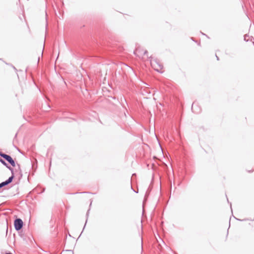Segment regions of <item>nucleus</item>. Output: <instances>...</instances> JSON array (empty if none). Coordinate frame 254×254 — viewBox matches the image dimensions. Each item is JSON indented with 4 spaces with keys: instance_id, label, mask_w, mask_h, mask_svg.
<instances>
[{
    "instance_id": "nucleus-1",
    "label": "nucleus",
    "mask_w": 254,
    "mask_h": 254,
    "mask_svg": "<svg viewBox=\"0 0 254 254\" xmlns=\"http://www.w3.org/2000/svg\"><path fill=\"white\" fill-rule=\"evenodd\" d=\"M0 156L7 161L12 167L16 166V163L14 160L10 155L6 154L2 152H0Z\"/></svg>"
},
{
    "instance_id": "nucleus-2",
    "label": "nucleus",
    "mask_w": 254,
    "mask_h": 254,
    "mask_svg": "<svg viewBox=\"0 0 254 254\" xmlns=\"http://www.w3.org/2000/svg\"><path fill=\"white\" fill-rule=\"evenodd\" d=\"M151 64H152V65L154 67V69L156 71H157L159 72H160V73L163 72V71H161V70L163 68V65L161 63H160L158 61H157L156 60H154V62H152V61H151Z\"/></svg>"
},
{
    "instance_id": "nucleus-3",
    "label": "nucleus",
    "mask_w": 254,
    "mask_h": 254,
    "mask_svg": "<svg viewBox=\"0 0 254 254\" xmlns=\"http://www.w3.org/2000/svg\"><path fill=\"white\" fill-rule=\"evenodd\" d=\"M23 226V222L20 218H16L14 221V228L16 231L20 230Z\"/></svg>"
},
{
    "instance_id": "nucleus-4",
    "label": "nucleus",
    "mask_w": 254,
    "mask_h": 254,
    "mask_svg": "<svg viewBox=\"0 0 254 254\" xmlns=\"http://www.w3.org/2000/svg\"><path fill=\"white\" fill-rule=\"evenodd\" d=\"M14 178V173H11V176L10 177H9L7 180L0 183V189H1L2 187H5V186L9 185L10 183H11L12 182Z\"/></svg>"
},
{
    "instance_id": "nucleus-5",
    "label": "nucleus",
    "mask_w": 254,
    "mask_h": 254,
    "mask_svg": "<svg viewBox=\"0 0 254 254\" xmlns=\"http://www.w3.org/2000/svg\"><path fill=\"white\" fill-rule=\"evenodd\" d=\"M134 55H136L138 57H142L145 55L147 53L146 50L143 51L139 48H136V50L133 52Z\"/></svg>"
},
{
    "instance_id": "nucleus-6",
    "label": "nucleus",
    "mask_w": 254,
    "mask_h": 254,
    "mask_svg": "<svg viewBox=\"0 0 254 254\" xmlns=\"http://www.w3.org/2000/svg\"><path fill=\"white\" fill-rule=\"evenodd\" d=\"M0 162L3 165H4L5 167H6L9 171H10L11 173H14V169L12 167H11L10 166H9L7 164V163H6V162L1 158H0Z\"/></svg>"
},
{
    "instance_id": "nucleus-7",
    "label": "nucleus",
    "mask_w": 254,
    "mask_h": 254,
    "mask_svg": "<svg viewBox=\"0 0 254 254\" xmlns=\"http://www.w3.org/2000/svg\"><path fill=\"white\" fill-rule=\"evenodd\" d=\"M152 189V187H151V186L150 185V186L148 187L146 192V193H145V197H147V196L149 195V193L150 192V191H151Z\"/></svg>"
},
{
    "instance_id": "nucleus-8",
    "label": "nucleus",
    "mask_w": 254,
    "mask_h": 254,
    "mask_svg": "<svg viewBox=\"0 0 254 254\" xmlns=\"http://www.w3.org/2000/svg\"><path fill=\"white\" fill-rule=\"evenodd\" d=\"M15 167H17V168L15 169V171H19L21 173V170L20 165L19 164H16V166Z\"/></svg>"
},
{
    "instance_id": "nucleus-9",
    "label": "nucleus",
    "mask_w": 254,
    "mask_h": 254,
    "mask_svg": "<svg viewBox=\"0 0 254 254\" xmlns=\"http://www.w3.org/2000/svg\"><path fill=\"white\" fill-rule=\"evenodd\" d=\"M89 211H90V209H89L86 213V222H85V224L84 225V228L85 227V225H86V224L87 223V219H88V216H89Z\"/></svg>"
},
{
    "instance_id": "nucleus-10",
    "label": "nucleus",
    "mask_w": 254,
    "mask_h": 254,
    "mask_svg": "<svg viewBox=\"0 0 254 254\" xmlns=\"http://www.w3.org/2000/svg\"><path fill=\"white\" fill-rule=\"evenodd\" d=\"M194 107H195V103H192V106H191V110H192V111H193V112H195V113H198V112H196V111H194Z\"/></svg>"
},
{
    "instance_id": "nucleus-11",
    "label": "nucleus",
    "mask_w": 254,
    "mask_h": 254,
    "mask_svg": "<svg viewBox=\"0 0 254 254\" xmlns=\"http://www.w3.org/2000/svg\"><path fill=\"white\" fill-rule=\"evenodd\" d=\"M247 37H248V36L247 35L244 36V40L246 41H248V39H247Z\"/></svg>"
},
{
    "instance_id": "nucleus-12",
    "label": "nucleus",
    "mask_w": 254,
    "mask_h": 254,
    "mask_svg": "<svg viewBox=\"0 0 254 254\" xmlns=\"http://www.w3.org/2000/svg\"><path fill=\"white\" fill-rule=\"evenodd\" d=\"M134 176H136V174H135V173L132 174V178Z\"/></svg>"
},
{
    "instance_id": "nucleus-13",
    "label": "nucleus",
    "mask_w": 254,
    "mask_h": 254,
    "mask_svg": "<svg viewBox=\"0 0 254 254\" xmlns=\"http://www.w3.org/2000/svg\"><path fill=\"white\" fill-rule=\"evenodd\" d=\"M5 254H12L10 252H9V253H6Z\"/></svg>"
},
{
    "instance_id": "nucleus-14",
    "label": "nucleus",
    "mask_w": 254,
    "mask_h": 254,
    "mask_svg": "<svg viewBox=\"0 0 254 254\" xmlns=\"http://www.w3.org/2000/svg\"><path fill=\"white\" fill-rule=\"evenodd\" d=\"M216 58H217V60H219V58L217 57V56L216 55Z\"/></svg>"
},
{
    "instance_id": "nucleus-15",
    "label": "nucleus",
    "mask_w": 254,
    "mask_h": 254,
    "mask_svg": "<svg viewBox=\"0 0 254 254\" xmlns=\"http://www.w3.org/2000/svg\"><path fill=\"white\" fill-rule=\"evenodd\" d=\"M237 220H239V221H242V220L241 219H236Z\"/></svg>"
},
{
    "instance_id": "nucleus-16",
    "label": "nucleus",
    "mask_w": 254,
    "mask_h": 254,
    "mask_svg": "<svg viewBox=\"0 0 254 254\" xmlns=\"http://www.w3.org/2000/svg\"><path fill=\"white\" fill-rule=\"evenodd\" d=\"M39 60H40V58L39 57L38 59V62L39 61Z\"/></svg>"
},
{
    "instance_id": "nucleus-17",
    "label": "nucleus",
    "mask_w": 254,
    "mask_h": 254,
    "mask_svg": "<svg viewBox=\"0 0 254 254\" xmlns=\"http://www.w3.org/2000/svg\"><path fill=\"white\" fill-rule=\"evenodd\" d=\"M17 136V133L15 134V137H16Z\"/></svg>"
}]
</instances>
